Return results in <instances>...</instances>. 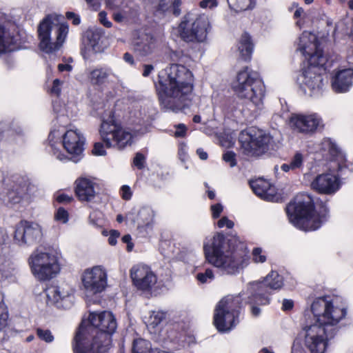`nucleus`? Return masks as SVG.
Listing matches in <instances>:
<instances>
[{"mask_svg":"<svg viewBox=\"0 0 353 353\" xmlns=\"http://www.w3.org/2000/svg\"><path fill=\"white\" fill-rule=\"evenodd\" d=\"M217 225L221 228L226 227L230 229L234 227V223L231 220L228 219L227 216H223L217 222Z\"/></svg>","mask_w":353,"mask_h":353,"instance_id":"obj_43","label":"nucleus"},{"mask_svg":"<svg viewBox=\"0 0 353 353\" xmlns=\"http://www.w3.org/2000/svg\"><path fill=\"white\" fill-rule=\"evenodd\" d=\"M190 13L185 14L179 25L180 37L185 42H204L211 29L208 17L205 14H199L190 23Z\"/></svg>","mask_w":353,"mask_h":353,"instance_id":"obj_12","label":"nucleus"},{"mask_svg":"<svg viewBox=\"0 0 353 353\" xmlns=\"http://www.w3.org/2000/svg\"><path fill=\"white\" fill-rule=\"evenodd\" d=\"M303 12H304V10L303 9V8H301V7L297 8L294 13V18L298 19V18L301 17V16L303 14Z\"/></svg>","mask_w":353,"mask_h":353,"instance_id":"obj_64","label":"nucleus"},{"mask_svg":"<svg viewBox=\"0 0 353 353\" xmlns=\"http://www.w3.org/2000/svg\"><path fill=\"white\" fill-rule=\"evenodd\" d=\"M301 50L305 57L308 56V66L303 72V83L312 91L319 90L323 85V79L320 71H325L330 66L327 65V57L324 55L323 50L317 47L312 54L307 52L305 46H302Z\"/></svg>","mask_w":353,"mask_h":353,"instance_id":"obj_10","label":"nucleus"},{"mask_svg":"<svg viewBox=\"0 0 353 353\" xmlns=\"http://www.w3.org/2000/svg\"><path fill=\"white\" fill-rule=\"evenodd\" d=\"M283 277L276 272H271L262 281H254L248 285L246 292L238 295H228L216 307L214 323L219 331L230 330L239 322V309L245 304L268 305L270 290L280 289Z\"/></svg>","mask_w":353,"mask_h":353,"instance_id":"obj_1","label":"nucleus"},{"mask_svg":"<svg viewBox=\"0 0 353 353\" xmlns=\"http://www.w3.org/2000/svg\"><path fill=\"white\" fill-rule=\"evenodd\" d=\"M37 334L41 340H43L46 343H51L54 340V336L49 330L38 328L37 330Z\"/></svg>","mask_w":353,"mask_h":353,"instance_id":"obj_37","label":"nucleus"},{"mask_svg":"<svg viewBox=\"0 0 353 353\" xmlns=\"http://www.w3.org/2000/svg\"><path fill=\"white\" fill-rule=\"evenodd\" d=\"M261 310L259 307L252 305L251 307V313L252 315L254 317H257L261 314Z\"/></svg>","mask_w":353,"mask_h":353,"instance_id":"obj_62","label":"nucleus"},{"mask_svg":"<svg viewBox=\"0 0 353 353\" xmlns=\"http://www.w3.org/2000/svg\"><path fill=\"white\" fill-rule=\"evenodd\" d=\"M332 88L336 93L347 92L353 83V69L347 68L337 71L332 77Z\"/></svg>","mask_w":353,"mask_h":353,"instance_id":"obj_22","label":"nucleus"},{"mask_svg":"<svg viewBox=\"0 0 353 353\" xmlns=\"http://www.w3.org/2000/svg\"><path fill=\"white\" fill-rule=\"evenodd\" d=\"M218 5L216 0H201L199 3V6L202 8H206L209 7L210 8H213L216 7Z\"/></svg>","mask_w":353,"mask_h":353,"instance_id":"obj_46","label":"nucleus"},{"mask_svg":"<svg viewBox=\"0 0 353 353\" xmlns=\"http://www.w3.org/2000/svg\"><path fill=\"white\" fill-rule=\"evenodd\" d=\"M74 290L68 285L50 286L46 290L48 304H57L59 307H69Z\"/></svg>","mask_w":353,"mask_h":353,"instance_id":"obj_19","label":"nucleus"},{"mask_svg":"<svg viewBox=\"0 0 353 353\" xmlns=\"http://www.w3.org/2000/svg\"><path fill=\"white\" fill-rule=\"evenodd\" d=\"M326 166L329 172L317 175L312 181L311 187L319 193L332 194L341 187L340 178L334 172H342L344 168L353 170V165L347 164L345 156H330Z\"/></svg>","mask_w":353,"mask_h":353,"instance_id":"obj_8","label":"nucleus"},{"mask_svg":"<svg viewBox=\"0 0 353 353\" xmlns=\"http://www.w3.org/2000/svg\"><path fill=\"white\" fill-rule=\"evenodd\" d=\"M28 264L34 277L39 281H48L60 272L58 254L53 250L34 251L28 258Z\"/></svg>","mask_w":353,"mask_h":353,"instance_id":"obj_9","label":"nucleus"},{"mask_svg":"<svg viewBox=\"0 0 353 353\" xmlns=\"http://www.w3.org/2000/svg\"><path fill=\"white\" fill-rule=\"evenodd\" d=\"M214 278V273L211 269H206L205 272H200L196 274V279L201 283L210 282Z\"/></svg>","mask_w":353,"mask_h":353,"instance_id":"obj_35","label":"nucleus"},{"mask_svg":"<svg viewBox=\"0 0 353 353\" xmlns=\"http://www.w3.org/2000/svg\"><path fill=\"white\" fill-rule=\"evenodd\" d=\"M232 88L239 98L249 99L256 106L263 105L265 96L264 82L260 74L248 66L237 72Z\"/></svg>","mask_w":353,"mask_h":353,"instance_id":"obj_7","label":"nucleus"},{"mask_svg":"<svg viewBox=\"0 0 353 353\" xmlns=\"http://www.w3.org/2000/svg\"><path fill=\"white\" fill-rule=\"evenodd\" d=\"M82 281L88 293H100L107 285V274L103 269L96 266L84 272Z\"/></svg>","mask_w":353,"mask_h":353,"instance_id":"obj_18","label":"nucleus"},{"mask_svg":"<svg viewBox=\"0 0 353 353\" xmlns=\"http://www.w3.org/2000/svg\"><path fill=\"white\" fill-rule=\"evenodd\" d=\"M110 74V69L97 68L90 71L88 74V79L90 84L95 89L103 91L108 83V78Z\"/></svg>","mask_w":353,"mask_h":353,"instance_id":"obj_23","label":"nucleus"},{"mask_svg":"<svg viewBox=\"0 0 353 353\" xmlns=\"http://www.w3.org/2000/svg\"><path fill=\"white\" fill-rule=\"evenodd\" d=\"M57 159L63 163L71 161L74 163H79L81 159V156H57Z\"/></svg>","mask_w":353,"mask_h":353,"instance_id":"obj_42","label":"nucleus"},{"mask_svg":"<svg viewBox=\"0 0 353 353\" xmlns=\"http://www.w3.org/2000/svg\"><path fill=\"white\" fill-rule=\"evenodd\" d=\"M239 142L244 153L263 152L268 148L270 138L262 130L250 127L241 131L239 135Z\"/></svg>","mask_w":353,"mask_h":353,"instance_id":"obj_14","label":"nucleus"},{"mask_svg":"<svg viewBox=\"0 0 353 353\" xmlns=\"http://www.w3.org/2000/svg\"><path fill=\"white\" fill-rule=\"evenodd\" d=\"M123 60L131 65H134L135 64L133 56L129 52L124 53Z\"/></svg>","mask_w":353,"mask_h":353,"instance_id":"obj_60","label":"nucleus"},{"mask_svg":"<svg viewBox=\"0 0 353 353\" xmlns=\"http://www.w3.org/2000/svg\"><path fill=\"white\" fill-rule=\"evenodd\" d=\"M168 5L167 3H165V0H160L159 4H158V6H157V10L159 11H161L163 12H165L168 10Z\"/></svg>","mask_w":353,"mask_h":353,"instance_id":"obj_61","label":"nucleus"},{"mask_svg":"<svg viewBox=\"0 0 353 353\" xmlns=\"http://www.w3.org/2000/svg\"><path fill=\"white\" fill-rule=\"evenodd\" d=\"M154 70V66L151 64H144L143 65V71L142 75L144 77H148L152 71Z\"/></svg>","mask_w":353,"mask_h":353,"instance_id":"obj_57","label":"nucleus"},{"mask_svg":"<svg viewBox=\"0 0 353 353\" xmlns=\"http://www.w3.org/2000/svg\"><path fill=\"white\" fill-rule=\"evenodd\" d=\"M75 192L81 201H91L95 196L94 183L89 179L81 178L75 181Z\"/></svg>","mask_w":353,"mask_h":353,"instance_id":"obj_24","label":"nucleus"},{"mask_svg":"<svg viewBox=\"0 0 353 353\" xmlns=\"http://www.w3.org/2000/svg\"><path fill=\"white\" fill-rule=\"evenodd\" d=\"M203 250L208 263L223 274H238L249 263L248 250L243 245L232 248L229 241L221 233L206 238L203 243Z\"/></svg>","mask_w":353,"mask_h":353,"instance_id":"obj_5","label":"nucleus"},{"mask_svg":"<svg viewBox=\"0 0 353 353\" xmlns=\"http://www.w3.org/2000/svg\"><path fill=\"white\" fill-rule=\"evenodd\" d=\"M294 303L290 299H284L283 301L282 309L283 310H290L293 307Z\"/></svg>","mask_w":353,"mask_h":353,"instance_id":"obj_58","label":"nucleus"},{"mask_svg":"<svg viewBox=\"0 0 353 353\" xmlns=\"http://www.w3.org/2000/svg\"><path fill=\"white\" fill-rule=\"evenodd\" d=\"M122 198L124 200H130L132 196V191L128 185H123L121 188Z\"/></svg>","mask_w":353,"mask_h":353,"instance_id":"obj_47","label":"nucleus"},{"mask_svg":"<svg viewBox=\"0 0 353 353\" xmlns=\"http://www.w3.org/2000/svg\"><path fill=\"white\" fill-rule=\"evenodd\" d=\"M42 236V229L38 223L26 221H21L14 232V239L20 245L37 243Z\"/></svg>","mask_w":353,"mask_h":353,"instance_id":"obj_17","label":"nucleus"},{"mask_svg":"<svg viewBox=\"0 0 353 353\" xmlns=\"http://www.w3.org/2000/svg\"><path fill=\"white\" fill-rule=\"evenodd\" d=\"M176 128L175 136L176 137H183L185 135L187 128L185 124L180 123L177 125Z\"/></svg>","mask_w":353,"mask_h":353,"instance_id":"obj_51","label":"nucleus"},{"mask_svg":"<svg viewBox=\"0 0 353 353\" xmlns=\"http://www.w3.org/2000/svg\"><path fill=\"white\" fill-rule=\"evenodd\" d=\"M119 236V232L117 230H112L110 235L108 238V242L111 245H114L117 243V239Z\"/></svg>","mask_w":353,"mask_h":353,"instance_id":"obj_53","label":"nucleus"},{"mask_svg":"<svg viewBox=\"0 0 353 353\" xmlns=\"http://www.w3.org/2000/svg\"><path fill=\"white\" fill-rule=\"evenodd\" d=\"M92 154H105L103 143H95L94 144L93 149L92 150Z\"/></svg>","mask_w":353,"mask_h":353,"instance_id":"obj_44","label":"nucleus"},{"mask_svg":"<svg viewBox=\"0 0 353 353\" xmlns=\"http://www.w3.org/2000/svg\"><path fill=\"white\" fill-rule=\"evenodd\" d=\"M66 17L68 19L72 20V23L74 26L79 25L81 22L79 16L73 12H67Z\"/></svg>","mask_w":353,"mask_h":353,"instance_id":"obj_49","label":"nucleus"},{"mask_svg":"<svg viewBox=\"0 0 353 353\" xmlns=\"http://www.w3.org/2000/svg\"><path fill=\"white\" fill-rule=\"evenodd\" d=\"M117 323L112 312H91L83 320L74 336V353H105L111 345V335Z\"/></svg>","mask_w":353,"mask_h":353,"instance_id":"obj_4","label":"nucleus"},{"mask_svg":"<svg viewBox=\"0 0 353 353\" xmlns=\"http://www.w3.org/2000/svg\"><path fill=\"white\" fill-rule=\"evenodd\" d=\"M223 161L228 163L230 167H234L236 164L235 156H223Z\"/></svg>","mask_w":353,"mask_h":353,"instance_id":"obj_56","label":"nucleus"},{"mask_svg":"<svg viewBox=\"0 0 353 353\" xmlns=\"http://www.w3.org/2000/svg\"><path fill=\"white\" fill-rule=\"evenodd\" d=\"M71 65L68 64L59 63L58 65V70L60 72H63L65 70L69 71L71 69Z\"/></svg>","mask_w":353,"mask_h":353,"instance_id":"obj_63","label":"nucleus"},{"mask_svg":"<svg viewBox=\"0 0 353 353\" xmlns=\"http://www.w3.org/2000/svg\"><path fill=\"white\" fill-rule=\"evenodd\" d=\"M72 200V197L65 194H61L57 197V201L59 203H70Z\"/></svg>","mask_w":353,"mask_h":353,"instance_id":"obj_55","label":"nucleus"},{"mask_svg":"<svg viewBox=\"0 0 353 353\" xmlns=\"http://www.w3.org/2000/svg\"><path fill=\"white\" fill-rule=\"evenodd\" d=\"M154 41L152 37L146 36L134 43L133 50L141 57H145L152 52Z\"/></svg>","mask_w":353,"mask_h":353,"instance_id":"obj_26","label":"nucleus"},{"mask_svg":"<svg viewBox=\"0 0 353 353\" xmlns=\"http://www.w3.org/2000/svg\"><path fill=\"white\" fill-rule=\"evenodd\" d=\"M165 316L166 313L165 312L161 310L151 311L145 323L149 328H155L165 319Z\"/></svg>","mask_w":353,"mask_h":353,"instance_id":"obj_30","label":"nucleus"},{"mask_svg":"<svg viewBox=\"0 0 353 353\" xmlns=\"http://www.w3.org/2000/svg\"><path fill=\"white\" fill-rule=\"evenodd\" d=\"M219 141L221 146L225 147L226 148H232L234 142L232 138L228 135H223L219 137Z\"/></svg>","mask_w":353,"mask_h":353,"instance_id":"obj_40","label":"nucleus"},{"mask_svg":"<svg viewBox=\"0 0 353 353\" xmlns=\"http://www.w3.org/2000/svg\"><path fill=\"white\" fill-rule=\"evenodd\" d=\"M285 210L290 221L305 231L316 230L326 221L325 213L320 214L316 212L313 199L306 194L296 195Z\"/></svg>","mask_w":353,"mask_h":353,"instance_id":"obj_6","label":"nucleus"},{"mask_svg":"<svg viewBox=\"0 0 353 353\" xmlns=\"http://www.w3.org/2000/svg\"><path fill=\"white\" fill-rule=\"evenodd\" d=\"M238 102L233 97L226 99L222 105V110L225 114H232L236 110Z\"/></svg>","mask_w":353,"mask_h":353,"instance_id":"obj_33","label":"nucleus"},{"mask_svg":"<svg viewBox=\"0 0 353 353\" xmlns=\"http://www.w3.org/2000/svg\"><path fill=\"white\" fill-rule=\"evenodd\" d=\"M153 349L151 347L150 341L143 339H137L134 340L132 345V353H152Z\"/></svg>","mask_w":353,"mask_h":353,"instance_id":"obj_31","label":"nucleus"},{"mask_svg":"<svg viewBox=\"0 0 353 353\" xmlns=\"http://www.w3.org/2000/svg\"><path fill=\"white\" fill-rule=\"evenodd\" d=\"M24 190L21 189L19 190L16 187L15 190H9L7 193L8 202L10 204H16L21 201Z\"/></svg>","mask_w":353,"mask_h":353,"instance_id":"obj_34","label":"nucleus"},{"mask_svg":"<svg viewBox=\"0 0 353 353\" xmlns=\"http://www.w3.org/2000/svg\"><path fill=\"white\" fill-rule=\"evenodd\" d=\"M237 46L240 53V58L245 62L250 61L254 50V43L252 37L248 32H244L241 34Z\"/></svg>","mask_w":353,"mask_h":353,"instance_id":"obj_25","label":"nucleus"},{"mask_svg":"<svg viewBox=\"0 0 353 353\" xmlns=\"http://www.w3.org/2000/svg\"><path fill=\"white\" fill-rule=\"evenodd\" d=\"M85 145V137L77 130H67L62 137V145L68 154H82Z\"/></svg>","mask_w":353,"mask_h":353,"instance_id":"obj_20","label":"nucleus"},{"mask_svg":"<svg viewBox=\"0 0 353 353\" xmlns=\"http://www.w3.org/2000/svg\"><path fill=\"white\" fill-rule=\"evenodd\" d=\"M289 124L294 130L305 134H313L324 128L322 119L316 114H292Z\"/></svg>","mask_w":353,"mask_h":353,"instance_id":"obj_16","label":"nucleus"},{"mask_svg":"<svg viewBox=\"0 0 353 353\" xmlns=\"http://www.w3.org/2000/svg\"><path fill=\"white\" fill-rule=\"evenodd\" d=\"M303 161V156H294L289 163H283L281 168L284 172H288L290 170H294L301 168Z\"/></svg>","mask_w":353,"mask_h":353,"instance_id":"obj_32","label":"nucleus"},{"mask_svg":"<svg viewBox=\"0 0 353 353\" xmlns=\"http://www.w3.org/2000/svg\"><path fill=\"white\" fill-rule=\"evenodd\" d=\"M145 165V156H135L133 159L132 166L139 170L144 168Z\"/></svg>","mask_w":353,"mask_h":353,"instance_id":"obj_41","label":"nucleus"},{"mask_svg":"<svg viewBox=\"0 0 353 353\" xmlns=\"http://www.w3.org/2000/svg\"><path fill=\"white\" fill-rule=\"evenodd\" d=\"M52 20L50 16L46 17L38 26V37L40 40L39 47L46 53H52L62 46L68 32V26L65 23L59 25L57 30L55 42H51L50 34L52 28Z\"/></svg>","mask_w":353,"mask_h":353,"instance_id":"obj_13","label":"nucleus"},{"mask_svg":"<svg viewBox=\"0 0 353 353\" xmlns=\"http://www.w3.org/2000/svg\"><path fill=\"white\" fill-rule=\"evenodd\" d=\"M154 88L161 105L167 109L182 110L191 101L194 76L183 65L172 63L159 72Z\"/></svg>","mask_w":353,"mask_h":353,"instance_id":"obj_3","label":"nucleus"},{"mask_svg":"<svg viewBox=\"0 0 353 353\" xmlns=\"http://www.w3.org/2000/svg\"><path fill=\"white\" fill-rule=\"evenodd\" d=\"M252 260L254 263H264L266 261L265 254H263V250L260 248H255L252 250Z\"/></svg>","mask_w":353,"mask_h":353,"instance_id":"obj_38","label":"nucleus"},{"mask_svg":"<svg viewBox=\"0 0 353 353\" xmlns=\"http://www.w3.org/2000/svg\"><path fill=\"white\" fill-rule=\"evenodd\" d=\"M13 40V37L6 36V29L3 26L0 24V53L12 51Z\"/></svg>","mask_w":353,"mask_h":353,"instance_id":"obj_29","label":"nucleus"},{"mask_svg":"<svg viewBox=\"0 0 353 353\" xmlns=\"http://www.w3.org/2000/svg\"><path fill=\"white\" fill-rule=\"evenodd\" d=\"M55 220L63 223H66L68 221V213L63 208H59L54 214Z\"/></svg>","mask_w":353,"mask_h":353,"instance_id":"obj_39","label":"nucleus"},{"mask_svg":"<svg viewBox=\"0 0 353 353\" xmlns=\"http://www.w3.org/2000/svg\"><path fill=\"white\" fill-rule=\"evenodd\" d=\"M99 19L101 23L105 28H111L112 23L108 19L107 14L104 11H101L99 13Z\"/></svg>","mask_w":353,"mask_h":353,"instance_id":"obj_45","label":"nucleus"},{"mask_svg":"<svg viewBox=\"0 0 353 353\" xmlns=\"http://www.w3.org/2000/svg\"><path fill=\"white\" fill-rule=\"evenodd\" d=\"M131 236L130 234H125L122 237V241L125 243H127V250L128 251H131L132 250L133 244L131 243Z\"/></svg>","mask_w":353,"mask_h":353,"instance_id":"obj_54","label":"nucleus"},{"mask_svg":"<svg viewBox=\"0 0 353 353\" xmlns=\"http://www.w3.org/2000/svg\"><path fill=\"white\" fill-rule=\"evenodd\" d=\"M249 184L254 193L259 197L269 201H274L276 199L275 187L263 178L251 179Z\"/></svg>","mask_w":353,"mask_h":353,"instance_id":"obj_21","label":"nucleus"},{"mask_svg":"<svg viewBox=\"0 0 353 353\" xmlns=\"http://www.w3.org/2000/svg\"><path fill=\"white\" fill-rule=\"evenodd\" d=\"M130 277L135 288L145 293L151 292L157 283L155 273L143 264L134 265L130 270Z\"/></svg>","mask_w":353,"mask_h":353,"instance_id":"obj_15","label":"nucleus"},{"mask_svg":"<svg viewBox=\"0 0 353 353\" xmlns=\"http://www.w3.org/2000/svg\"><path fill=\"white\" fill-rule=\"evenodd\" d=\"M321 152H327V154H342L341 150L331 138H324L320 144Z\"/></svg>","mask_w":353,"mask_h":353,"instance_id":"obj_28","label":"nucleus"},{"mask_svg":"<svg viewBox=\"0 0 353 353\" xmlns=\"http://www.w3.org/2000/svg\"><path fill=\"white\" fill-rule=\"evenodd\" d=\"M86 38L88 41V44L94 50L95 47L99 44L100 39L99 34L94 31H87Z\"/></svg>","mask_w":353,"mask_h":353,"instance_id":"obj_36","label":"nucleus"},{"mask_svg":"<svg viewBox=\"0 0 353 353\" xmlns=\"http://www.w3.org/2000/svg\"><path fill=\"white\" fill-rule=\"evenodd\" d=\"M310 312L314 323L304 327L305 345L311 353H323L327 341L336 334L339 323L345 316L346 311L334 306L332 298L325 296L314 299Z\"/></svg>","mask_w":353,"mask_h":353,"instance_id":"obj_2","label":"nucleus"},{"mask_svg":"<svg viewBox=\"0 0 353 353\" xmlns=\"http://www.w3.org/2000/svg\"><path fill=\"white\" fill-rule=\"evenodd\" d=\"M154 217V212L148 206L141 208L138 212L137 221L139 225L148 226L152 223Z\"/></svg>","mask_w":353,"mask_h":353,"instance_id":"obj_27","label":"nucleus"},{"mask_svg":"<svg viewBox=\"0 0 353 353\" xmlns=\"http://www.w3.org/2000/svg\"><path fill=\"white\" fill-rule=\"evenodd\" d=\"M100 134L106 148H117L122 150L131 145L132 134L123 130L121 125L114 117V112H110L108 119L103 120L100 126Z\"/></svg>","mask_w":353,"mask_h":353,"instance_id":"obj_11","label":"nucleus"},{"mask_svg":"<svg viewBox=\"0 0 353 353\" xmlns=\"http://www.w3.org/2000/svg\"><path fill=\"white\" fill-rule=\"evenodd\" d=\"M212 216L214 219L218 218L223 211V206L220 203H216L211 206Z\"/></svg>","mask_w":353,"mask_h":353,"instance_id":"obj_48","label":"nucleus"},{"mask_svg":"<svg viewBox=\"0 0 353 353\" xmlns=\"http://www.w3.org/2000/svg\"><path fill=\"white\" fill-rule=\"evenodd\" d=\"M181 0H174L172 3V13L174 16L178 17L181 14Z\"/></svg>","mask_w":353,"mask_h":353,"instance_id":"obj_50","label":"nucleus"},{"mask_svg":"<svg viewBox=\"0 0 353 353\" xmlns=\"http://www.w3.org/2000/svg\"><path fill=\"white\" fill-rule=\"evenodd\" d=\"M61 81L59 79H55L52 82V86L51 88V92L52 93L56 94L57 95H59L61 94Z\"/></svg>","mask_w":353,"mask_h":353,"instance_id":"obj_52","label":"nucleus"},{"mask_svg":"<svg viewBox=\"0 0 353 353\" xmlns=\"http://www.w3.org/2000/svg\"><path fill=\"white\" fill-rule=\"evenodd\" d=\"M183 57V52L182 51H174L171 54V58L172 61L177 62H182L181 59Z\"/></svg>","mask_w":353,"mask_h":353,"instance_id":"obj_59","label":"nucleus"}]
</instances>
